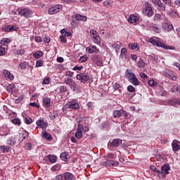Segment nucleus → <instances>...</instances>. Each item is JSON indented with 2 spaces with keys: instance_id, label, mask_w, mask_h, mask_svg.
Instances as JSON below:
<instances>
[{
  "instance_id": "nucleus-1",
  "label": "nucleus",
  "mask_w": 180,
  "mask_h": 180,
  "mask_svg": "<svg viewBox=\"0 0 180 180\" xmlns=\"http://www.w3.org/2000/svg\"><path fill=\"white\" fill-rule=\"evenodd\" d=\"M125 75L127 79H128L130 84H132V85L134 86H138V85H140V81H139V79H137L136 74L130 72L129 70H127L125 72Z\"/></svg>"
},
{
  "instance_id": "nucleus-2",
  "label": "nucleus",
  "mask_w": 180,
  "mask_h": 180,
  "mask_svg": "<svg viewBox=\"0 0 180 180\" xmlns=\"http://www.w3.org/2000/svg\"><path fill=\"white\" fill-rule=\"evenodd\" d=\"M148 43L153 44V46H157L158 47H162V49H165V50H174L175 47L174 46H168L165 45L164 43L161 42V41H158L154 38H150L148 39Z\"/></svg>"
},
{
  "instance_id": "nucleus-3",
  "label": "nucleus",
  "mask_w": 180,
  "mask_h": 180,
  "mask_svg": "<svg viewBox=\"0 0 180 180\" xmlns=\"http://www.w3.org/2000/svg\"><path fill=\"white\" fill-rule=\"evenodd\" d=\"M169 169H171L169 165H164L162 166L161 171L160 170L159 173V178L164 179V178L167 176V174H169Z\"/></svg>"
},
{
  "instance_id": "nucleus-4",
  "label": "nucleus",
  "mask_w": 180,
  "mask_h": 180,
  "mask_svg": "<svg viewBox=\"0 0 180 180\" xmlns=\"http://www.w3.org/2000/svg\"><path fill=\"white\" fill-rule=\"evenodd\" d=\"M77 123H78V127L77 131L75 133V137L76 139H82V131L84 130V125L81 124V118H77Z\"/></svg>"
},
{
  "instance_id": "nucleus-5",
  "label": "nucleus",
  "mask_w": 180,
  "mask_h": 180,
  "mask_svg": "<svg viewBox=\"0 0 180 180\" xmlns=\"http://www.w3.org/2000/svg\"><path fill=\"white\" fill-rule=\"evenodd\" d=\"M74 175L70 172H66L63 174L56 176L55 180H72Z\"/></svg>"
},
{
  "instance_id": "nucleus-6",
  "label": "nucleus",
  "mask_w": 180,
  "mask_h": 180,
  "mask_svg": "<svg viewBox=\"0 0 180 180\" xmlns=\"http://www.w3.org/2000/svg\"><path fill=\"white\" fill-rule=\"evenodd\" d=\"M76 78L78 81H80L83 84H85L87 81H89V75L86 72H82L77 75Z\"/></svg>"
},
{
  "instance_id": "nucleus-7",
  "label": "nucleus",
  "mask_w": 180,
  "mask_h": 180,
  "mask_svg": "<svg viewBox=\"0 0 180 180\" xmlns=\"http://www.w3.org/2000/svg\"><path fill=\"white\" fill-rule=\"evenodd\" d=\"M90 34L93 37L94 43H95V44H101V37H99V34H98V32H96V30H91Z\"/></svg>"
},
{
  "instance_id": "nucleus-8",
  "label": "nucleus",
  "mask_w": 180,
  "mask_h": 180,
  "mask_svg": "<svg viewBox=\"0 0 180 180\" xmlns=\"http://www.w3.org/2000/svg\"><path fill=\"white\" fill-rule=\"evenodd\" d=\"M19 15L25 18H30L33 15V11L29 8H24L19 11Z\"/></svg>"
},
{
  "instance_id": "nucleus-9",
  "label": "nucleus",
  "mask_w": 180,
  "mask_h": 180,
  "mask_svg": "<svg viewBox=\"0 0 180 180\" xmlns=\"http://www.w3.org/2000/svg\"><path fill=\"white\" fill-rule=\"evenodd\" d=\"M56 92L59 96H64L65 92H68V87L67 86H60L56 89Z\"/></svg>"
},
{
  "instance_id": "nucleus-10",
  "label": "nucleus",
  "mask_w": 180,
  "mask_h": 180,
  "mask_svg": "<svg viewBox=\"0 0 180 180\" xmlns=\"http://www.w3.org/2000/svg\"><path fill=\"white\" fill-rule=\"evenodd\" d=\"M61 8H63V6L58 4L53 7H51L49 9L48 12H49V15H54L56 13H58V12H60V9H61Z\"/></svg>"
},
{
  "instance_id": "nucleus-11",
  "label": "nucleus",
  "mask_w": 180,
  "mask_h": 180,
  "mask_svg": "<svg viewBox=\"0 0 180 180\" xmlns=\"http://www.w3.org/2000/svg\"><path fill=\"white\" fill-rule=\"evenodd\" d=\"M66 108L68 109H78V108H79V104H78L77 100H72L66 104Z\"/></svg>"
},
{
  "instance_id": "nucleus-12",
  "label": "nucleus",
  "mask_w": 180,
  "mask_h": 180,
  "mask_svg": "<svg viewBox=\"0 0 180 180\" xmlns=\"http://www.w3.org/2000/svg\"><path fill=\"white\" fill-rule=\"evenodd\" d=\"M86 53H89V54H94V53L98 54V53H99V49L96 48V46L95 45H90L86 48Z\"/></svg>"
},
{
  "instance_id": "nucleus-13",
  "label": "nucleus",
  "mask_w": 180,
  "mask_h": 180,
  "mask_svg": "<svg viewBox=\"0 0 180 180\" xmlns=\"http://www.w3.org/2000/svg\"><path fill=\"white\" fill-rule=\"evenodd\" d=\"M122 144V139H115L112 141V142L108 143L109 147H111V148H113V147H119Z\"/></svg>"
},
{
  "instance_id": "nucleus-14",
  "label": "nucleus",
  "mask_w": 180,
  "mask_h": 180,
  "mask_svg": "<svg viewBox=\"0 0 180 180\" xmlns=\"http://www.w3.org/2000/svg\"><path fill=\"white\" fill-rule=\"evenodd\" d=\"M143 13L147 15V16H148L149 18L151 17L153 15V13H154L153 12V8L151 7V6L148 4L146 6V8L143 9Z\"/></svg>"
},
{
  "instance_id": "nucleus-15",
  "label": "nucleus",
  "mask_w": 180,
  "mask_h": 180,
  "mask_svg": "<svg viewBox=\"0 0 180 180\" xmlns=\"http://www.w3.org/2000/svg\"><path fill=\"white\" fill-rule=\"evenodd\" d=\"M172 147L173 151H179L180 150V142L178 140H174L172 143Z\"/></svg>"
},
{
  "instance_id": "nucleus-16",
  "label": "nucleus",
  "mask_w": 180,
  "mask_h": 180,
  "mask_svg": "<svg viewBox=\"0 0 180 180\" xmlns=\"http://www.w3.org/2000/svg\"><path fill=\"white\" fill-rule=\"evenodd\" d=\"M3 74L6 78H8L10 81H13L15 77L13 76V74L11 73V72L8 71L7 70H5L3 71Z\"/></svg>"
},
{
  "instance_id": "nucleus-17",
  "label": "nucleus",
  "mask_w": 180,
  "mask_h": 180,
  "mask_svg": "<svg viewBox=\"0 0 180 180\" xmlns=\"http://www.w3.org/2000/svg\"><path fill=\"white\" fill-rule=\"evenodd\" d=\"M113 117L119 119L122 116V115H124V111L123 110H117L113 112Z\"/></svg>"
},
{
  "instance_id": "nucleus-18",
  "label": "nucleus",
  "mask_w": 180,
  "mask_h": 180,
  "mask_svg": "<svg viewBox=\"0 0 180 180\" xmlns=\"http://www.w3.org/2000/svg\"><path fill=\"white\" fill-rule=\"evenodd\" d=\"M75 19L78 21L80 20L82 22H86V20L88 19V18H86V16L82 15L81 14H76L75 16Z\"/></svg>"
},
{
  "instance_id": "nucleus-19",
  "label": "nucleus",
  "mask_w": 180,
  "mask_h": 180,
  "mask_svg": "<svg viewBox=\"0 0 180 180\" xmlns=\"http://www.w3.org/2000/svg\"><path fill=\"white\" fill-rule=\"evenodd\" d=\"M43 105L45 108H50L51 106V100L49 98H43Z\"/></svg>"
},
{
  "instance_id": "nucleus-20",
  "label": "nucleus",
  "mask_w": 180,
  "mask_h": 180,
  "mask_svg": "<svg viewBox=\"0 0 180 180\" xmlns=\"http://www.w3.org/2000/svg\"><path fill=\"white\" fill-rule=\"evenodd\" d=\"M41 137L45 139V140H48L49 141L53 139V136H51V134L47 133V131H42Z\"/></svg>"
},
{
  "instance_id": "nucleus-21",
  "label": "nucleus",
  "mask_w": 180,
  "mask_h": 180,
  "mask_svg": "<svg viewBox=\"0 0 180 180\" xmlns=\"http://www.w3.org/2000/svg\"><path fill=\"white\" fill-rule=\"evenodd\" d=\"M128 22H129V23H137V22H139V17L132 14L128 18Z\"/></svg>"
},
{
  "instance_id": "nucleus-22",
  "label": "nucleus",
  "mask_w": 180,
  "mask_h": 180,
  "mask_svg": "<svg viewBox=\"0 0 180 180\" xmlns=\"http://www.w3.org/2000/svg\"><path fill=\"white\" fill-rule=\"evenodd\" d=\"M163 29L166 31V32H171V30H172L174 29V26L172 25V24H169V23H165L163 25Z\"/></svg>"
},
{
  "instance_id": "nucleus-23",
  "label": "nucleus",
  "mask_w": 180,
  "mask_h": 180,
  "mask_svg": "<svg viewBox=\"0 0 180 180\" xmlns=\"http://www.w3.org/2000/svg\"><path fill=\"white\" fill-rule=\"evenodd\" d=\"M22 117H24L26 124H32L33 120L30 117H28L26 114H23Z\"/></svg>"
},
{
  "instance_id": "nucleus-24",
  "label": "nucleus",
  "mask_w": 180,
  "mask_h": 180,
  "mask_svg": "<svg viewBox=\"0 0 180 180\" xmlns=\"http://www.w3.org/2000/svg\"><path fill=\"white\" fill-rule=\"evenodd\" d=\"M169 103L172 106H179V105H180V99L175 98V99H173V100H170L169 101Z\"/></svg>"
},
{
  "instance_id": "nucleus-25",
  "label": "nucleus",
  "mask_w": 180,
  "mask_h": 180,
  "mask_svg": "<svg viewBox=\"0 0 180 180\" xmlns=\"http://www.w3.org/2000/svg\"><path fill=\"white\" fill-rule=\"evenodd\" d=\"M69 86H70V89H72V91L74 92L78 91V89H79V86H78V84H77V83H75V82L73 81V82L72 84H70L69 85Z\"/></svg>"
},
{
  "instance_id": "nucleus-26",
  "label": "nucleus",
  "mask_w": 180,
  "mask_h": 180,
  "mask_svg": "<svg viewBox=\"0 0 180 180\" xmlns=\"http://www.w3.org/2000/svg\"><path fill=\"white\" fill-rule=\"evenodd\" d=\"M46 158H48V160H49V161H50V162H51V164H54V162H57V158L54 155H49L46 156Z\"/></svg>"
},
{
  "instance_id": "nucleus-27",
  "label": "nucleus",
  "mask_w": 180,
  "mask_h": 180,
  "mask_svg": "<svg viewBox=\"0 0 180 180\" xmlns=\"http://www.w3.org/2000/svg\"><path fill=\"white\" fill-rule=\"evenodd\" d=\"M9 43H11V39H9L8 38H4L0 42L1 46L3 47H6V46H8L6 44H9Z\"/></svg>"
},
{
  "instance_id": "nucleus-28",
  "label": "nucleus",
  "mask_w": 180,
  "mask_h": 180,
  "mask_svg": "<svg viewBox=\"0 0 180 180\" xmlns=\"http://www.w3.org/2000/svg\"><path fill=\"white\" fill-rule=\"evenodd\" d=\"M137 64H138L139 68H144V67H146V62L143 60L141 58H139Z\"/></svg>"
},
{
  "instance_id": "nucleus-29",
  "label": "nucleus",
  "mask_w": 180,
  "mask_h": 180,
  "mask_svg": "<svg viewBox=\"0 0 180 180\" xmlns=\"http://www.w3.org/2000/svg\"><path fill=\"white\" fill-rule=\"evenodd\" d=\"M18 27L13 25H8L6 27V32H16Z\"/></svg>"
},
{
  "instance_id": "nucleus-30",
  "label": "nucleus",
  "mask_w": 180,
  "mask_h": 180,
  "mask_svg": "<svg viewBox=\"0 0 180 180\" xmlns=\"http://www.w3.org/2000/svg\"><path fill=\"white\" fill-rule=\"evenodd\" d=\"M6 50H8V46H0V56H5L6 54Z\"/></svg>"
},
{
  "instance_id": "nucleus-31",
  "label": "nucleus",
  "mask_w": 180,
  "mask_h": 180,
  "mask_svg": "<svg viewBox=\"0 0 180 180\" xmlns=\"http://www.w3.org/2000/svg\"><path fill=\"white\" fill-rule=\"evenodd\" d=\"M127 53V49H126V48L122 49L120 58H122V60H124V58H126Z\"/></svg>"
},
{
  "instance_id": "nucleus-32",
  "label": "nucleus",
  "mask_w": 180,
  "mask_h": 180,
  "mask_svg": "<svg viewBox=\"0 0 180 180\" xmlns=\"http://www.w3.org/2000/svg\"><path fill=\"white\" fill-rule=\"evenodd\" d=\"M0 150L3 153H9V150H11V148L8 146H0Z\"/></svg>"
},
{
  "instance_id": "nucleus-33",
  "label": "nucleus",
  "mask_w": 180,
  "mask_h": 180,
  "mask_svg": "<svg viewBox=\"0 0 180 180\" xmlns=\"http://www.w3.org/2000/svg\"><path fill=\"white\" fill-rule=\"evenodd\" d=\"M27 65H29V63L28 62H27V61L21 62L19 64V68L21 70H26V67H27Z\"/></svg>"
},
{
  "instance_id": "nucleus-34",
  "label": "nucleus",
  "mask_w": 180,
  "mask_h": 180,
  "mask_svg": "<svg viewBox=\"0 0 180 180\" xmlns=\"http://www.w3.org/2000/svg\"><path fill=\"white\" fill-rule=\"evenodd\" d=\"M20 136L22 140H25L27 137H29V132H27L26 130H24L22 133L20 134Z\"/></svg>"
},
{
  "instance_id": "nucleus-35",
  "label": "nucleus",
  "mask_w": 180,
  "mask_h": 180,
  "mask_svg": "<svg viewBox=\"0 0 180 180\" xmlns=\"http://www.w3.org/2000/svg\"><path fill=\"white\" fill-rule=\"evenodd\" d=\"M150 171H153V172H157L158 178H160V169H157V167H155L154 165H150Z\"/></svg>"
},
{
  "instance_id": "nucleus-36",
  "label": "nucleus",
  "mask_w": 180,
  "mask_h": 180,
  "mask_svg": "<svg viewBox=\"0 0 180 180\" xmlns=\"http://www.w3.org/2000/svg\"><path fill=\"white\" fill-rule=\"evenodd\" d=\"M15 89V84H9L7 87V91L9 92V94L13 93V89Z\"/></svg>"
},
{
  "instance_id": "nucleus-37",
  "label": "nucleus",
  "mask_w": 180,
  "mask_h": 180,
  "mask_svg": "<svg viewBox=\"0 0 180 180\" xmlns=\"http://www.w3.org/2000/svg\"><path fill=\"white\" fill-rule=\"evenodd\" d=\"M158 9L159 11H165V4H163L162 2H160L158 5Z\"/></svg>"
},
{
  "instance_id": "nucleus-38",
  "label": "nucleus",
  "mask_w": 180,
  "mask_h": 180,
  "mask_svg": "<svg viewBox=\"0 0 180 180\" xmlns=\"http://www.w3.org/2000/svg\"><path fill=\"white\" fill-rule=\"evenodd\" d=\"M43 51H39V52L34 53L33 54V56L34 57V58H40V57H43Z\"/></svg>"
},
{
  "instance_id": "nucleus-39",
  "label": "nucleus",
  "mask_w": 180,
  "mask_h": 180,
  "mask_svg": "<svg viewBox=\"0 0 180 180\" xmlns=\"http://www.w3.org/2000/svg\"><path fill=\"white\" fill-rule=\"evenodd\" d=\"M7 144H8V146H15V144H16V141H15L13 138H9L7 140Z\"/></svg>"
},
{
  "instance_id": "nucleus-40",
  "label": "nucleus",
  "mask_w": 180,
  "mask_h": 180,
  "mask_svg": "<svg viewBox=\"0 0 180 180\" xmlns=\"http://www.w3.org/2000/svg\"><path fill=\"white\" fill-rule=\"evenodd\" d=\"M128 47H129L131 50H137V49H139V45L137 44H129Z\"/></svg>"
},
{
  "instance_id": "nucleus-41",
  "label": "nucleus",
  "mask_w": 180,
  "mask_h": 180,
  "mask_svg": "<svg viewBox=\"0 0 180 180\" xmlns=\"http://www.w3.org/2000/svg\"><path fill=\"white\" fill-rule=\"evenodd\" d=\"M13 124H17L18 126L20 125V119L19 118H14L11 120Z\"/></svg>"
},
{
  "instance_id": "nucleus-42",
  "label": "nucleus",
  "mask_w": 180,
  "mask_h": 180,
  "mask_svg": "<svg viewBox=\"0 0 180 180\" xmlns=\"http://www.w3.org/2000/svg\"><path fill=\"white\" fill-rule=\"evenodd\" d=\"M74 82V80H72V78L71 77H68L67 79H65L64 82L65 84H66V85H70V84H72Z\"/></svg>"
},
{
  "instance_id": "nucleus-43",
  "label": "nucleus",
  "mask_w": 180,
  "mask_h": 180,
  "mask_svg": "<svg viewBox=\"0 0 180 180\" xmlns=\"http://www.w3.org/2000/svg\"><path fill=\"white\" fill-rule=\"evenodd\" d=\"M61 160H63V161H67L68 158H67V152H64L62 153L60 155Z\"/></svg>"
},
{
  "instance_id": "nucleus-44",
  "label": "nucleus",
  "mask_w": 180,
  "mask_h": 180,
  "mask_svg": "<svg viewBox=\"0 0 180 180\" xmlns=\"http://www.w3.org/2000/svg\"><path fill=\"white\" fill-rule=\"evenodd\" d=\"M43 122H44V120H38L36 122L37 126H38V127L39 129H42L43 127H41L43 125Z\"/></svg>"
},
{
  "instance_id": "nucleus-45",
  "label": "nucleus",
  "mask_w": 180,
  "mask_h": 180,
  "mask_svg": "<svg viewBox=\"0 0 180 180\" xmlns=\"http://www.w3.org/2000/svg\"><path fill=\"white\" fill-rule=\"evenodd\" d=\"M25 53L26 51H25V49H19L16 51L17 56H23V54H25Z\"/></svg>"
},
{
  "instance_id": "nucleus-46",
  "label": "nucleus",
  "mask_w": 180,
  "mask_h": 180,
  "mask_svg": "<svg viewBox=\"0 0 180 180\" xmlns=\"http://www.w3.org/2000/svg\"><path fill=\"white\" fill-rule=\"evenodd\" d=\"M88 60V56L86 55H84L83 56L80 57L79 63H85Z\"/></svg>"
},
{
  "instance_id": "nucleus-47",
  "label": "nucleus",
  "mask_w": 180,
  "mask_h": 180,
  "mask_svg": "<svg viewBox=\"0 0 180 180\" xmlns=\"http://www.w3.org/2000/svg\"><path fill=\"white\" fill-rule=\"evenodd\" d=\"M43 84H44V85H49V84H50V77H46L44 79Z\"/></svg>"
},
{
  "instance_id": "nucleus-48",
  "label": "nucleus",
  "mask_w": 180,
  "mask_h": 180,
  "mask_svg": "<svg viewBox=\"0 0 180 180\" xmlns=\"http://www.w3.org/2000/svg\"><path fill=\"white\" fill-rule=\"evenodd\" d=\"M109 165L110 167H116L117 165H119V162L112 160V161L110 162Z\"/></svg>"
},
{
  "instance_id": "nucleus-49",
  "label": "nucleus",
  "mask_w": 180,
  "mask_h": 180,
  "mask_svg": "<svg viewBox=\"0 0 180 180\" xmlns=\"http://www.w3.org/2000/svg\"><path fill=\"white\" fill-rule=\"evenodd\" d=\"M127 91L129 92H136V88H134V86H133L132 85H129L127 87Z\"/></svg>"
},
{
  "instance_id": "nucleus-50",
  "label": "nucleus",
  "mask_w": 180,
  "mask_h": 180,
  "mask_svg": "<svg viewBox=\"0 0 180 180\" xmlns=\"http://www.w3.org/2000/svg\"><path fill=\"white\" fill-rule=\"evenodd\" d=\"M43 63H44V61L39 60H37L36 63V67L39 68V67H43Z\"/></svg>"
},
{
  "instance_id": "nucleus-51",
  "label": "nucleus",
  "mask_w": 180,
  "mask_h": 180,
  "mask_svg": "<svg viewBox=\"0 0 180 180\" xmlns=\"http://www.w3.org/2000/svg\"><path fill=\"white\" fill-rule=\"evenodd\" d=\"M148 85H150V86H155V85H157V82L153 79H150L148 81Z\"/></svg>"
},
{
  "instance_id": "nucleus-52",
  "label": "nucleus",
  "mask_w": 180,
  "mask_h": 180,
  "mask_svg": "<svg viewBox=\"0 0 180 180\" xmlns=\"http://www.w3.org/2000/svg\"><path fill=\"white\" fill-rule=\"evenodd\" d=\"M96 65H98V67H103V62L99 59H97L96 61Z\"/></svg>"
},
{
  "instance_id": "nucleus-53",
  "label": "nucleus",
  "mask_w": 180,
  "mask_h": 180,
  "mask_svg": "<svg viewBox=\"0 0 180 180\" xmlns=\"http://www.w3.org/2000/svg\"><path fill=\"white\" fill-rule=\"evenodd\" d=\"M34 40H35L36 43H41V41H43V40L41 39V37H40V36H36L34 37Z\"/></svg>"
},
{
  "instance_id": "nucleus-54",
  "label": "nucleus",
  "mask_w": 180,
  "mask_h": 180,
  "mask_svg": "<svg viewBox=\"0 0 180 180\" xmlns=\"http://www.w3.org/2000/svg\"><path fill=\"white\" fill-rule=\"evenodd\" d=\"M65 75L66 77H70V78H72V77H74V72L67 71L65 72Z\"/></svg>"
},
{
  "instance_id": "nucleus-55",
  "label": "nucleus",
  "mask_w": 180,
  "mask_h": 180,
  "mask_svg": "<svg viewBox=\"0 0 180 180\" xmlns=\"http://www.w3.org/2000/svg\"><path fill=\"white\" fill-rule=\"evenodd\" d=\"M153 32H155V33H160L161 32V30L157 26H153Z\"/></svg>"
},
{
  "instance_id": "nucleus-56",
  "label": "nucleus",
  "mask_w": 180,
  "mask_h": 180,
  "mask_svg": "<svg viewBox=\"0 0 180 180\" xmlns=\"http://www.w3.org/2000/svg\"><path fill=\"white\" fill-rule=\"evenodd\" d=\"M108 160H115V155L112 153H109L107 155Z\"/></svg>"
},
{
  "instance_id": "nucleus-57",
  "label": "nucleus",
  "mask_w": 180,
  "mask_h": 180,
  "mask_svg": "<svg viewBox=\"0 0 180 180\" xmlns=\"http://www.w3.org/2000/svg\"><path fill=\"white\" fill-rule=\"evenodd\" d=\"M82 68H84V67H82V66H80V67L79 66H75L72 68V70H73V71H81Z\"/></svg>"
},
{
  "instance_id": "nucleus-58",
  "label": "nucleus",
  "mask_w": 180,
  "mask_h": 180,
  "mask_svg": "<svg viewBox=\"0 0 180 180\" xmlns=\"http://www.w3.org/2000/svg\"><path fill=\"white\" fill-rule=\"evenodd\" d=\"M162 1L165 5H168L169 6H170V5L172 4V1L171 0H162Z\"/></svg>"
},
{
  "instance_id": "nucleus-59",
  "label": "nucleus",
  "mask_w": 180,
  "mask_h": 180,
  "mask_svg": "<svg viewBox=\"0 0 180 180\" xmlns=\"http://www.w3.org/2000/svg\"><path fill=\"white\" fill-rule=\"evenodd\" d=\"M60 167H61V166H60V165L53 166V167H52V171H58Z\"/></svg>"
},
{
  "instance_id": "nucleus-60",
  "label": "nucleus",
  "mask_w": 180,
  "mask_h": 180,
  "mask_svg": "<svg viewBox=\"0 0 180 180\" xmlns=\"http://www.w3.org/2000/svg\"><path fill=\"white\" fill-rule=\"evenodd\" d=\"M122 115H123V116H124L125 119H130V117L131 116L130 115V113L126 112V111H124V114H122Z\"/></svg>"
},
{
  "instance_id": "nucleus-61",
  "label": "nucleus",
  "mask_w": 180,
  "mask_h": 180,
  "mask_svg": "<svg viewBox=\"0 0 180 180\" xmlns=\"http://www.w3.org/2000/svg\"><path fill=\"white\" fill-rule=\"evenodd\" d=\"M103 4L104 6H106L107 8H109V6H110V1L109 0L105 1Z\"/></svg>"
},
{
  "instance_id": "nucleus-62",
  "label": "nucleus",
  "mask_w": 180,
  "mask_h": 180,
  "mask_svg": "<svg viewBox=\"0 0 180 180\" xmlns=\"http://www.w3.org/2000/svg\"><path fill=\"white\" fill-rule=\"evenodd\" d=\"M60 39L61 43H67V38L65 36H60Z\"/></svg>"
},
{
  "instance_id": "nucleus-63",
  "label": "nucleus",
  "mask_w": 180,
  "mask_h": 180,
  "mask_svg": "<svg viewBox=\"0 0 180 180\" xmlns=\"http://www.w3.org/2000/svg\"><path fill=\"white\" fill-rule=\"evenodd\" d=\"M25 147L27 150H32V143H27Z\"/></svg>"
},
{
  "instance_id": "nucleus-64",
  "label": "nucleus",
  "mask_w": 180,
  "mask_h": 180,
  "mask_svg": "<svg viewBox=\"0 0 180 180\" xmlns=\"http://www.w3.org/2000/svg\"><path fill=\"white\" fill-rule=\"evenodd\" d=\"M113 88L114 89H119V88H120V84L119 83H115L114 85H113Z\"/></svg>"
}]
</instances>
